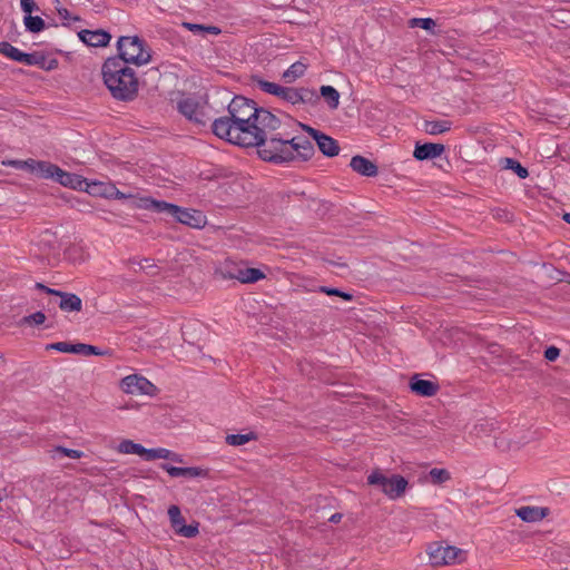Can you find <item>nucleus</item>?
Here are the masks:
<instances>
[{
  "label": "nucleus",
  "instance_id": "obj_2",
  "mask_svg": "<svg viewBox=\"0 0 570 570\" xmlns=\"http://www.w3.org/2000/svg\"><path fill=\"white\" fill-rule=\"evenodd\" d=\"M257 108L255 100L240 95L234 96L227 105L228 115L212 121V132L219 139L240 147Z\"/></svg>",
  "mask_w": 570,
  "mask_h": 570
},
{
  "label": "nucleus",
  "instance_id": "obj_49",
  "mask_svg": "<svg viewBox=\"0 0 570 570\" xmlns=\"http://www.w3.org/2000/svg\"><path fill=\"white\" fill-rule=\"evenodd\" d=\"M58 68V60L56 58L47 59L45 56V63H42L41 69L46 71H51Z\"/></svg>",
  "mask_w": 570,
  "mask_h": 570
},
{
  "label": "nucleus",
  "instance_id": "obj_50",
  "mask_svg": "<svg viewBox=\"0 0 570 570\" xmlns=\"http://www.w3.org/2000/svg\"><path fill=\"white\" fill-rule=\"evenodd\" d=\"M298 125H299V127H301L305 132H307V134L309 135V137H311L313 140H315V139H316V137L322 132L321 130L315 129V128L311 127L309 125H305V124H302V122H299Z\"/></svg>",
  "mask_w": 570,
  "mask_h": 570
},
{
  "label": "nucleus",
  "instance_id": "obj_57",
  "mask_svg": "<svg viewBox=\"0 0 570 570\" xmlns=\"http://www.w3.org/2000/svg\"><path fill=\"white\" fill-rule=\"evenodd\" d=\"M125 48H126L127 50H129V52L137 53V51H138V48H137V47H129V43H128V42L126 43Z\"/></svg>",
  "mask_w": 570,
  "mask_h": 570
},
{
  "label": "nucleus",
  "instance_id": "obj_58",
  "mask_svg": "<svg viewBox=\"0 0 570 570\" xmlns=\"http://www.w3.org/2000/svg\"><path fill=\"white\" fill-rule=\"evenodd\" d=\"M197 118H204V119H208L205 115V112L200 109V107L198 108V115H197Z\"/></svg>",
  "mask_w": 570,
  "mask_h": 570
},
{
  "label": "nucleus",
  "instance_id": "obj_16",
  "mask_svg": "<svg viewBox=\"0 0 570 570\" xmlns=\"http://www.w3.org/2000/svg\"><path fill=\"white\" fill-rule=\"evenodd\" d=\"M78 36L83 43L91 47H106L108 46L111 39V35L104 29H83L78 32Z\"/></svg>",
  "mask_w": 570,
  "mask_h": 570
},
{
  "label": "nucleus",
  "instance_id": "obj_9",
  "mask_svg": "<svg viewBox=\"0 0 570 570\" xmlns=\"http://www.w3.org/2000/svg\"><path fill=\"white\" fill-rule=\"evenodd\" d=\"M47 351H57L60 353H71L79 355H97V356H106L110 355V350H101L98 346L85 344V343H70V342H56L50 343L46 346Z\"/></svg>",
  "mask_w": 570,
  "mask_h": 570
},
{
  "label": "nucleus",
  "instance_id": "obj_28",
  "mask_svg": "<svg viewBox=\"0 0 570 570\" xmlns=\"http://www.w3.org/2000/svg\"><path fill=\"white\" fill-rule=\"evenodd\" d=\"M118 451L124 454H137L144 458L146 448L131 440H122L118 445Z\"/></svg>",
  "mask_w": 570,
  "mask_h": 570
},
{
  "label": "nucleus",
  "instance_id": "obj_17",
  "mask_svg": "<svg viewBox=\"0 0 570 570\" xmlns=\"http://www.w3.org/2000/svg\"><path fill=\"white\" fill-rule=\"evenodd\" d=\"M445 150V146L443 144L436 142H416L413 157L416 160H430L440 157Z\"/></svg>",
  "mask_w": 570,
  "mask_h": 570
},
{
  "label": "nucleus",
  "instance_id": "obj_1",
  "mask_svg": "<svg viewBox=\"0 0 570 570\" xmlns=\"http://www.w3.org/2000/svg\"><path fill=\"white\" fill-rule=\"evenodd\" d=\"M282 120L264 107L256 109L248 135H244L243 148H256L258 157L267 163L281 165L292 161H307L315 155V148L305 136L289 138L276 132Z\"/></svg>",
  "mask_w": 570,
  "mask_h": 570
},
{
  "label": "nucleus",
  "instance_id": "obj_54",
  "mask_svg": "<svg viewBox=\"0 0 570 570\" xmlns=\"http://www.w3.org/2000/svg\"><path fill=\"white\" fill-rule=\"evenodd\" d=\"M58 14L60 16V18H62L63 20H68L71 18V14L70 12L68 11V9L66 8H58Z\"/></svg>",
  "mask_w": 570,
  "mask_h": 570
},
{
  "label": "nucleus",
  "instance_id": "obj_45",
  "mask_svg": "<svg viewBox=\"0 0 570 570\" xmlns=\"http://www.w3.org/2000/svg\"><path fill=\"white\" fill-rule=\"evenodd\" d=\"M153 200V197H134L130 199L131 207L134 208H140V209H150V203Z\"/></svg>",
  "mask_w": 570,
  "mask_h": 570
},
{
  "label": "nucleus",
  "instance_id": "obj_47",
  "mask_svg": "<svg viewBox=\"0 0 570 570\" xmlns=\"http://www.w3.org/2000/svg\"><path fill=\"white\" fill-rule=\"evenodd\" d=\"M560 355V348H558L557 346H549L546 351H544V357L546 360L550 361V362H553L556 361Z\"/></svg>",
  "mask_w": 570,
  "mask_h": 570
},
{
  "label": "nucleus",
  "instance_id": "obj_14",
  "mask_svg": "<svg viewBox=\"0 0 570 570\" xmlns=\"http://www.w3.org/2000/svg\"><path fill=\"white\" fill-rule=\"evenodd\" d=\"M50 161L45 160H36L32 158H29L27 160H10L8 165L12 166L16 169L20 170H27L33 175H36L38 178L46 179L48 174V170L50 168Z\"/></svg>",
  "mask_w": 570,
  "mask_h": 570
},
{
  "label": "nucleus",
  "instance_id": "obj_38",
  "mask_svg": "<svg viewBox=\"0 0 570 570\" xmlns=\"http://www.w3.org/2000/svg\"><path fill=\"white\" fill-rule=\"evenodd\" d=\"M436 23L432 18H412L409 20L410 28H421L434 33Z\"/></svg>",
  "mask_w": 570,
  "mask_h": 570
},
{
  "label": "nucleus",
  "instance_id": "obj_15",
  "mask_svg": "<svg viewBox=\"0 0 570 570\" xmlns=\"http://www.w3.org/2000/svg\"><path fill=\"white\" fill-rule=\"evenodd\" d=\"M199 102L193 97H185L177 102V110L195 125L205 127L208 119L197 118Z\"/></svg>",
  "mask_w": 570,
  "mask_h": 570
},
{
  "label": "nucleus",
  "instance_id": "obj_42",
  "mask_svg": "<svg viewBox=\"0 0 570 570\" xmlns=\"http://www.w3.org/2000/svg\"><path fill=\"white\" fill-rule=\"evenodd\" d=\"M45 321H46V315L41 311H38L36 313H32L30 315L22 317L20 321V324L21 325H24V324L41 325L45 323Z\"/></svg>",
  "mask_w": 570,
  "mask_h": 570
},
{
  "label": "nucleus",
  "instance_id": "obj_44",
  "mask_svg": "<svg viewBox=\"0 0 570 570\" xmlns=\"http://www.w3.org/2000/svg\"><path fill=\"white\" fill-rule=\"evenodd\" d=\"M515 513L525 522H534V507H521L515 510Z\"/></svg>",
  "mask_w": 570,
  "mask_h": 570
},
{
  "label": "nucleus",
  "instance_id": "obj_34",
  "mask_svg": "<svg viewBox=\"0 0 570 570\" xmlns=\"http://www.w3.org/2000/svg\"><path fill=\"white\" fill-rule=\"evenodd\" d=\"M51 458L57 459L60 456H68L71 459H80L83 456V452L80 450L68 449L62 445H57L52 450H50Z\"/></svg>",
  "mask_w": 570,
  "mask_h": 570
},
{
  "label": "nucleus",
  "instance_id": "obj_11",
  "mask_svg": "<svg viewBox=\"0 0 570 570\" xmlns=\"http://www.w3.org/2000/svg\"><path fill=\"white\" fill-rule=\"evenodd\" d=\"M463 551L453 546L443 547L440 543H432L428 548L429 561L432 566H445L458 560Z\"/></svg>",
  "mask_w": 570,
  "mask_h": 570
},
{
  "label": "nucleus",
  "instance_id": "obj_60",
  "mask_svg": "<svg viewBox=\"0 0 570 570\" xmlns=\"http://www.w3.org/2000/svg\"><path fill=\"white\" fill-rule=\"evenodd\" d=\"M547 531L544 530H541L540 528L537 527V530H535V533H537V537L541 533H546Z\"/></svg>",
  "mask_w": 570,
  "mask_h": 570
},
{
  "label": "nucleus",
  "instance_id": "obj_30",
  "mask_svg": "<svg viewBox=\"0 0 570 570\" xmlns=\"http://www.w3.org/2000/svg\"><path fill=\"white\" fill-rule=\"evenodd\" d=\"M314 292H318V293H323V294H326L328 296H337L340 298H342L343 301H346V302H351L353 301L354 298V295L350 292H344L337 287H331V286H318L316 287L315 289H313Z\"/></svg>",
  "mask_w": 570,
  "mask_h": 570
},
{
  "label": "nucleus",
  "instance_id": "obj_21",
  "mask_svg": "<svg viewBox=\"0 0 570 570\" xmlns=\"http://www.w3.org/2000/svg\"><path fill=\"white\" fill-rule=\"evenodd\" d=\"M56 296L60 297L59 308L63 312H80L82 308L81 298L73 293L58 291Z\"/></svg>",
  "mask_w": 570,
  "mask_h": 570
},
{
  "label": "nucleus",
  "instance_id": "obj_5",
  "mask_svg": "<svg viewBox=\"0 0 570 570\" xmlns=\"http://www.w3.org/2000/svg\"><path fill=\"white\" fill-rule=\"evenodd\" d=\"M215 276L222 279H237L242 284H254L263 278L265 274L255 267H244L232 261H225L215 269Z\"/></svg>",
  "mask_w": 570,
  "mask_h": 570
},
{
  "label": "nucleus",
  "instance_id": "obj_33",
  "mask_svg": "<svg viewBox=\"0 0 570 570\" xmlns=\"http://www.w3.org/2000/svg\"><path fill=\"white\" fill-rule=\"evenodd\" d=\"M0 53L13 61L20 62L23 51L19 50L8 41H0Z\"/></svg>",
  "mask_w": 570,
  "mask_h": 570
},
{
  "label": "nucleus",
  "instance_id": "obj_53",
  "mask_svg": "<svg viewBox=\"0 0 570 570\" xmlns=\"http://www.w3.org/2000/svg\"><path fill=\"white\" fill-rule=\"evenodd\" d=\"M138 265L140 269H150L156 267L154 259L151 258H144L138 263Z\"/></svg>",
  "mask_w": 570,
  "mask_h": 570
},
{
  "label": "nucleus",
  "instance_id": "obj_62",
  "mask_svg": "<svg viewBox=\"0 0 570 570\" xmlns=\"http://www.w3.org/2000/svg\"><path fill=\"white\" fill-rule=\"evenodd\" d=\"M0 358H3V355H2V354H0Z\"/></svg>",
  "mask_w": 570,
  "mask_h": 570
},
{
  "label": "nucleus",
  "instance_id": "obj_22",
  "mask_svg": "<svg viewBox=\"0 0 570 570\" xmlns=\"http://www.w3.org/2000/svg\"><path fill=\"white\" fill-rule=\"evenodd\" d=\"M315 142L320 151L326 157H334L337 156L340 153V145L337 140H335L334 138L324 132H321L316 137Z\"/></svg>",
  "mask_w": 570,
  "mask_h": 570
},
{
  "label": "nucleus",
  "instance_id": "obj_40",
  "mask_svg": "<svg viewBox=\"0 0 570 570\" xmlns=\"http://www.w3.org/2000/svg\"><path fill=\"white\" fill-rule=\"evenodd\" d=\"M433 484H442L451 479V474L446 469L433 468L429 472Z\"/></svg>",
  "mask_w": 570,
  "mask_h": 570
},
{
  "label": "nucleus",
  "instance_id": "obj_23",
  "mask_svg": "<svg viewBox=\"0 0 570 570\" xmlns=\"http://www.w3.org/2000/svg\"><path fill=\"white\" fill-rule=\"evenodd\" d=\"M307 68L308 65L306 62L297 60L283 72L282 80L287 85L293 83L305 75Z\"/></svg>",
  "mask_w": 570,
  "mask_h": 570
},
{
  "label": "nucleus",
  "instance_id": "obj_6",
  "mask_svg": "<svg viewBox=\"0 0 570 570\" xmlns=\"http://www.w3.org/2000/svg\"><path fill=\"white\" fill-rule=\"evenodd\" d=\"M102 80L111 97L116 100L128 102L132 101L138 95V78H130V80L125 77L115 78L112 73L109 78Z\"/></svg>",
  "mask_w": 570,
  "mask_h": 570
},
{
  "label": "nucleus",
  "instance_id": "obj_7",
  "mask_svg": "<svg viewBox=\"0 0 570 570\" xmlns=\"http://www.w3.org/2000/svg\"><path fill=\"white\" fill-rule=\"evenodd\" d=\"M537 552L557 570H570V548L557 543L541 547L537 543Z\"/></svg>",
  "mask_w": 570,
  "mask_h": 570
},
{
  "label": "nucleus",
  "instance_id": "obj_55",
  "mask_svg": "<svg viewBox=\"0 0 570 570\" xmlns=\"http://www.w3.org/2000/svg\"><path fill=\"white\" fill-rule=\"evenodd\" d=\"M342 519V514L341 513H334L333 515L330 517L328 521L332 522V523H338Z\"/></svg>",
  "mask_w": 570,
  "mask_h": 570
},
{
  "label": "nucleus",
  "instance_id": "obj_29",
  "mask_svg": "<svg viewBox=\"0 0 570 570\" xmlns=\"http://www.w3.org/2000/svg\"><path fill=\"white\" fill-rule=\"evenodd\" d=\"M26 30L31 33H39L47 27L45 20L39 16L28 14L23 19Z\"/></svg>",
  "mask_w": 570,
  "mask_h": 570
},
{
  "label": "nucleus",
  "instance_id": "obj_52",
  "mask_svg": "<svg viewBox=\"0 0 570 570\" xmlns=\"http://www.w3.org/2000/svg\"><path fill=\"white\" fill-rule=\"evenodd\" d=\"M35 288H37L39 291H42V292H45L48 295H53V296H56L57 292L59 291V289L50 288V287L46 286L42 283H36L35 284Z\"/></svg>",
  "mask_w": 570,
  "mask_h": 570
},
{
  "label": "nucleus",
  "instance_id": "obj_43",
  "mask_svg": "<svg viewBox=\"0 0 570 570\" xmlns=\"http://www.w3.org/2000/svg\"><path fill=\"white\" fill-rule=\"evenodd\" d=\"M198 522H193L190 524H185L184 527L179 528L178 533L179 535L184 538H195L198 533Z\"/></svg>",
  "mask_w": 570,
  "mask_h": 570
},
{
  "label": "nucleus",
  "instance_id": "obj_13",
  "mask_svg": "<svg viewBox=\"0 0 570 570\" xmlns=\"http://www.w3.org/2000/svg\"><path fill=\"white\" fill-rule=\"evenodd\" d=\"M171 217L176 222L193 228H203L207 223L206 216L200 210L184 208L178 205L175 206Z\"/></svg>",
  "mask_w": 570,
  "mask_h": 570
},
{
  "label": "nucleus",
  "instance_id": "obj_51",
  "mask_svg": "<svg viewBox=\"0 0 570 570\" xmlns=\"http://www.w3.org/2000/svg\"><path fill=\"white\" fill-rule=\"evenodd\" d=\"M551 515V510L547 507H537V523Z\"/></svg>",
  "mask_w": 570,
  "mask_h": 570
},
{
  "label": "nucleus",
  "instance_id": "obj_41",
  "mask_svg": "<svg viewBox=\"0 0 570 570\" xmlns=\"http://www.w3.org/2000/svg\"><path fill=\"white\" fill-rule=\"evenodd\" d=\"M170 450L165 448L146 449L144 459L146 461H154L157 459H169Z\"/></svg>",
  "mask_w": 570,
  "mask_h": 570
},
{
  "label": "nucleus",
  "instance_id": "obj_59",
  "mask_svg": "<svg viewBox=\"0 0 570 570\" xmlns=\"http://www.w3.org/2000/svg\"><path fill=\"white\" fill-rule=\"evenodd\" d=\"M563 219H564V222H567L570 225V213H566L563 215Z\"/></svg>",
  "mask_w": 570,
  "mask_h": 570
},
{
  "label": "nucleus",
  "instance_id": "obj_24",
  "mask_svg": "<svg viewBox=\"0 0 570 570\" xmlns=\"http://www.w3.org/2000/svg\"><path fill=\"white\" fill-rule=\"evenodd\" d=\"M83 191L95 197L109 198V194L112 191V184L87 180V185L85 186Z\"/></svg>",
  "mask_w": 570,
  "mask_h": 570
},
{
  "label": "nucleus",
  "instance_id": "obj_20",
  "mask_svg": "<svg viewBox=\"0 0 570 570\" xmlns=\"http://www.w3.org/2000/svg\"><path fill=\"white\" fill-rule=\"evenodd\" d=\"M350 166L355 173L364 177H375L379 173L377 165L361 155L352 157Z\"/></svg>",
  "mask_w": 570,
  "mask_h": 570
},
{
  "label": "nucleus",
  "instance_id": "obj_48",
  "mask_svg": "<svg viewBox=\"0 0 570 570\" xmlns=\"http://www.w3.org/2000/svg\"><path fill=\"white\" fill-rule=\"evenodd\" d=\"M109 198L114 199H131L132 195H126L122 191H120L114 184H112V191L109 194Z\"/></svg>",
  "mask_w": 570,
  "mask_h": 570
},
{
  "label": "nucleus",
  "instance_id": "obj_36",
  "mask_svg": "<svg viewBox=\"0 0 570 570\" xmlns=\"http://www.w3.org/2000/svg\"><path fill=\"white\" fill-rule=\"evenodd\" d=\"M20 62L27 66H37L41 69L42 63H45V53L42 51L23 52Z\"/></svg>",
  "mask_w": 570,
  "mask_h": 570
},
{
  "label": "nucleus",
  "instance_id": "obj_25",
  "mask_svg": "<svg viewBox=\"0 0 570 570\" xmlns=\"http://www.w3.org/2000/svg\"><path fill=\"white\" fill-rule=\"evenodd\" d=\"M318 97L323 98L331 109H336L340 105V92L336 88L328 85H323L320 88Z\"/></svg>",
  "mask_w": 570,
  "mask_h": 570
},
{
  "label": "nucleus",
  "instance_id": "obj_37",
  "mask_svg": "<svg viewBox=\"0 0 570 570\" xmlns=\"http://www.w3.org/2000/svg\"><path fill=\"white\" fill-rule=\"evenodd\" d=\"M150 203V209L151 212H155V213H158V214H165L167 216H170L173 215V212L175 209V204H171V203H167L165 200H157V199H154Z\"/></svg>",
  "mask_w": 570,
  "mask_h": 570
},
{
  "label": "nucleus",
  "instance_id": "obj_31",
  "mask_svg": "<svg viewBox=\"0 0 570 570\" xmlns=\"http://www.w3.org/2000/svg\"><path fill=\"white\" fill-rule=\"evenodd\" d=\"M256 439H257L256 433L249 432V433H246V434H240V433H238V434H227L226 438H225V441H226V443L228 445L239 446V445H244L247 442L256 440Z\"/></svg>",
  "mask_w": 570,
  "mask_h": 570
},
{
  "label": "nucleus",
  "instance_id": "obj_10",
  "mask_svg": "<svg viewBox=\"0 0 570 570\" xmlns=\"http://www.w3.org/2000/svg\"><path fill=\"white\" fill-rule=\"evenodd\" d=\"M46 175V179H51L65 187H69L76 190L83 191L85 186L87 185V178L73 173L66 171L52 163L50 164V168Z\"/></svg>",
  "mask_w": 570,
  "mask_h": 570
},
{
  "label": "nucleus",
  "instance_id": "obj_18",
  "mask_svg": "<svg viewBox=\"0 0 570 570\" xmlns=\"http://www.w3.org/2000/svg\"><path fill=\"white\" fill-rule=\"evenodd\" d=\"M160 468L165 470L173 478H207L208 470L198 466H174L168 463H161Z\"/></svg>",
  "mask_w": 570,
  "mask_h": 570
},
{
  "label": "nucleus",
  "instance_id": "obj_32",
  "mask_svg": "<svg viewBox=\"0 0 570 570\" xmlns=\"http://www.w3.org/2000/svg\"><path fill=\"white\" fill-rule=\"evenodd\" d=\"M425 131L430 135H439L449 131L451 122L448 120L425 121Z\"/></svg>",
  "mask_w": 570,
  "mask_h": 570
},
{
  "label": "nucleus",
  "instance_id": "obj_12",
  "mask_svg": "<svg viewBox=\"0 0 570 570\" xmlns=\"http://www.w3.org/2000/svg\"><path fill=\"white\" fill-rule=\"evenodd\" d=\"M121 390L127 394L149 395L153 396L157 392V387L148 379L131 374L124 377L120 382Z\"/></svg>",
  "mask_w": 570,
  "mask_h": 570
},
{
  "label": "nucleus",
  "instance_id": "obj_46",
  "mask_svg": "<svg viewBox=\"0 0 570 570\" xmlns=\"http://www.w3.org/2000/svg\"><path fill=\"white\" fill-rule=\"evenodd\" d=\"M21 10L26 13V16L31 14L33 11L39 10V7L35 2V0H20Z\"/></svg>",
  "mask_w": 570,
  "mask_h": 570
},
{
  "label": "nucleus",
  "instance_id": "obj_8",
  "mask_svg": "<svg viewBox=\"0 0 570 570\" xmlns=\"http://www.w3.org/2000/svg\"><path fill=\"white\" fill-rule=\"evenodd\" d=\"M279 99L291 104L292 106L308 105L314 107L320 102V97L316 90L308 87L285 86Z\"/></svg>",
  "mask_w": 570,
  "mask_h": 570
},
{
  "label": "nucleus",
  "instance_id": "obj_39",
  "mask_svg": "<svg viewBox=\"0 0 570 570\" xmlns=\"http://www.w3.org/2000/svg\"><path fill=\"white\" fill-rule=\"evenodd\" d=\"M184 26L195 32V33H212V35H219L220 33V29L218 27H215V26H206V24H198V23H189V22H186L184 23Z\"/></svg>",
  "mask_w": 570,
  "mask_h": 570
},
{
  "label": "nucleus",
  "instance_id": "obj_4",
  "mask_svg": "<svg viewBox=\"0 0 570 570\" xmlns=\"http://www.w3.org/2000/svg\"><path fill=\"white\" fill-rule=\"evenodd\" d=\"M367 484L379 487L389 499L395 500L404 494L409 482L400 474L386 476L375 469L367 475Z\"/></svg>",
  "mask_w": 570,
  "mask_h": 570
},
{
  "label": "nucleus",
  "instance_id": "obj_19",
  "mask_svg": "<svg viewBox=\"0 0 570 570\" xmlns=\"http://www.w3.org/2000/svg\"><path fill=\"white\" fill-rule=\"evenodd\" d=\"M410 389L416 395L430 397L436 394L440 386L436 382L423 380L420 375L415 374L410 381Z\"/></svg>",
  "mask_w": 570,
  "mask_h": 570
},
{
  "label": "nucleus",
  "instance_id": "obj_35",
  "mask_svg": "<svg viewBox=\"0 0 570 570\" xmlns=\"http://www.w3.org/2000/svg\"><path fill=\"white\" fill-rule=\"evenodd\" d=\"M168 515L170 520L171 528L176 533H178L179 528L184 527L185 518L181 515L180 509L178 505H170L168 509Z\"/></svg>",
  "mask_w": 570,
  "mask_h": 570
},
{
  "label": "nucleus",
  "instance_id": "obj_61",
  "mask_svg": "<svg viewBox=\"0 0 570 570\" xmlns=\"http://www.w3.org/2000/svg\"><path fill=\"white\" fill-rule=\"evenodd\" d=\"M43 236H45V237H46V236H53V234H52L51 232H49V230H46V232L43 233Z\"/></svg>",
  "mask_w": 570,
  "mask_h": 570
},
{
  "label": "nucleus",
  "instance_id": "obj_27",
  "mask_svg": "<svg viewBox=\"0 0 570 570\" xmlns=\"http://www.w3.org/2000/svg\"><path fill=\"white\" fill-rule=\"evenodd\" d=\"M500 163L504 169L512 170L519 178L524 179L529 176V170L521 165L520 161L513 158H501Z\"/></svg>",
  "mask_w": 570,
  "mask_h": 570
},
{
  "label": "nucleus",
  "instance_id": "obj_3",
  "mask_svg": "<svg viewBox=\"0 0 570 570\" xmlns=\"http://www.w3.org/2000/svg\"><path fill=\"white\" fill-rule=\"evenodd\" d=\"M116 56L109 57L105 60L101 67L102 79L109 78L112 73L115 78L125 77L138 78L132 68L128 65L144 66L150 62L151 53L149 49H146V42L138 36L134 37H119L117 41Z\"/></svg>",
  "mask_w": 570,
  "mask_h": 570
},
{
  "label": "nucleus",
  "instance_id": "obj_26",
  "mask_svg": "<svg viewBox=\"0 0 570 570\" xmlns=\"http://www.w3.org/2000/svg\"><path fill=\"white\" fill-rule=\"evenodd\" d=\"M253 82L264 92L266 94H269V95H273L277 98L281 97V95L283 94V89L285 86H281L278 83H275V82H271V81H267V80H264L262 79L261 77L258 76H254L253 77Z\"/></svg>",
  "mask_w": 570,
  "mask_h": 570
},
{
  "label": "nucleus",
  "instance_id": "obj_56",
  "mask_svg": "<svg viewBox=\"0 0 570 570\" xmlns=\"http://www.w3.org/2000/svg\"><path fill=\"white\" fill-rule=\"evenodd\" d=\"M168 460H171L174 462H183V458L179 454L171 452V451H170V456Z\"/></svg>",
  "mask_w": 570,
  "mask_h": 570
}]
</instances>
